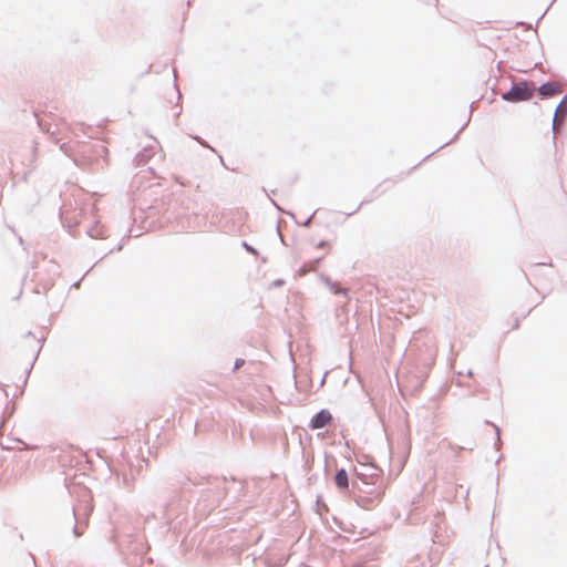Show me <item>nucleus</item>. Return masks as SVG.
Returning <instances> with one entry per match:
<instances>
[{
    "label": "nucleus",
    "instance_id": "7ed1b4c3",
    "mask_svg": "<svg viewBox=\"0 0 567 567\" xmlns=\"http://www.w3.org/2000/svg\"><path fill=\"white\" fill-rule=\"evenodd\" d=\"M538 92L542 96L550 97L560 94L563 92V87L557 82H547L538 89Z\"/></svg>",
    "mask_w": 567,
    "mask_h": 567
},
{
    "label": "nucleus",
    "instance_id": "f257e3e1",
    "mask_svg": "<svg viewBox=\"0 0 567 567\" xmlns=\"http://www.w3.org/2000/svg\"><path fill=\"white\" fill-rule=\"evenodd\" d=\"M535 85L530 82H519L513 87L503 94V99L507 102H520L530 100L535 93Z\"/></svg>",
    "mask_w": 567,
    "mask_h": 567
},
{
    "label": "nucleus",
    "instance_id": "20e7f679",
    "mask_svg": "<svg viewBox=\"0 0 567 567\" xmlns=\"http://www.w3.org/2000/svg\"><path fill=\"white\" fill-rule=\"evenodd\" d=\"M334 482H336V485L340 488V489H347L348 486H349V478H348V474L346 472V470L341 468L337 472L336 474V477H334Z\"/></svg>",
    "mask_w": 567,
    "mask_h": 567
},
{
    "label": "nucleus",
    "instance_id": "39448f33",
    "mask_svg": "<svg viewBox=\"0 0 567 567\" xmlns=\"http://www.w3.org/2000/svg\"><path fill=\"white\" fill-rule=\"evenodd\" d=\"M567 114V107L564 106V103H560L556 109L555 116L553 120V130L556 131L557 125H559L564 116Z\"/></svg>",
    "mask_w": 567,
    "mask_h": 567
},
{
    "label": "nucleus",
    "instance_id": "f03ea898",
    "mask_svg": "<svg viewBox=\"0 0 567 567\" xmlns=\"http://www.w3.org/2000/svg\"><path fill=\"white\" fill-rule=\"evenodd\" d=\"M331 421L332 414L328 410H321L311 419L309 427L311 430H319L330 424Z\"/></svg>",
    "mask_w": 567,
    "mask_h": 567
}]
</instances>
